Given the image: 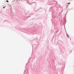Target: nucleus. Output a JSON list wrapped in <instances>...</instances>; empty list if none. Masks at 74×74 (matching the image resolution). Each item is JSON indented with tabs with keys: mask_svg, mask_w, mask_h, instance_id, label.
Wrapping results in <instances>:
<instances>
[{
	"mask_svg": "<svg viewBox=\"0 0 74 74\" xmlns=\"http://www.w3.org/2000/svg\"><path fill=\"white\" fill-rule=\"evenodd\" d=\"M66 35L67 36L68 38H69V35L67 34H66Z\"/></svg>",
	"mask_w": 74,
	"mask_h": 74,
	"instance_id": "nucleus-1",
	"label": "nucleus"
},
{
	"mask_svg": "<svg viewBox=\"0 0 74 74\" xmlns=\"http://www.w3.org/2000/svg\"><path fill=\"white\" fill-rule=\"evenodd\" d=\"M68 6H69V5H67L66 6V7H68Z\"/></svg>",
	"mask_w": 74,
	"mask_h": 74,
	"instance_id": "nucleus-2",
	"label": "nucleus"
},
{
	"mask_svg": "<svg viewBox=\"0 0 74 74\" xmlns=\"http://www.w3.org/2000/svg\"><path fill=\"white\" fill-rule=\"evenodd\" d=\"M7 1L8 2V1Z\"/></svg>",
	"mask_w": 74,
	"mask_h": 74,
	"instance_id": "nucleus-3",
	"label": "nucleus"
},
{
	"mask_svg": "<svg viewBox=\"0 0 74 74\" xmlns=\"http://www.w3.org/2000/svg\"><path fill=\"white\" fill-rule=\"evenodd\" d=\"M68 4H70V3H68Z\"/></svg>",
	"mask_w": 74,
	"mask_h": 74,
	"instance_id": "nucleus-4",
	"label": "nucleus"
},
{
	"mask_svg": "<svg viewBox=\"0 0 74 74\" xmlns=\"http://www.w3.org/2000/svg\"><path fill=\"white\" fill-rule=\"evenodd\" d=\"M5 8V7H3V8Z\"/></svg>",
	"mask_w": 74,
	"mask_h": 74,
	"instance_id": "nucleus-5",
	"label": "nucleus"
}]
</instances>
